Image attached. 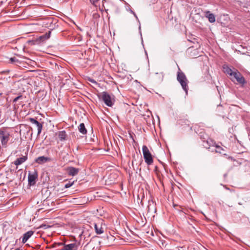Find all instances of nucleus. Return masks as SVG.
Returning a JSON list of instances; mask_svg holds the SVG:
<instances>
[{
	"instance_id": "36",
	"label": "nucleus",
	"mask_w": 250,
	"mask_h": 250,
	"mask_svg": "<svg viewBox=\"0 0 250 250\" xmlns=\"http://www.w3.org/2000/svg\"><path fill=\"white\" fill-rule=\"evenodd\" d=\"M52 21H52V20H51V22H50V24H52Z\"/></svg>"
},
{
	"instance_id": "27",
	"label": "nucleus",
	"mask_w": 250,
	"mask_h": 250,
	"mask_svg": "<svg viewBox=\"0 0 250 250\" xmlns=\"http://www.w3.org/2000/svg\"><path fill=\"white\" fill-rule=\"evenodd\" d=\"M160 242H161L162 245H163V246H164V245H165V247L166 246L167 244H165L166 242L165 241L161 240Z\"/></svg>"
},
{
	"instance_id": "12",
	"label": "nucleus",
	"mask_w": 250,
	"mask_h": 250,
	"mask_svg": "<svg viewBox=\"0 0 250 250\" xmlns=\"http://www.w3.org/2000/svg\"><path fill=\"white\" fill-rule=\"evenodd\" d=\"M223 69L224 72L227 74L233 76L235 73V71H233L229 66L227 65H224L223 66Z\"/></svg>"
},
{
	"instance_id": "26",
	"label": "nucleus",
	"mask_w": 250,
	"mask_h": 250,
	"mask_svg": "<svg viewBox=\"0 0 250 250\" xmlns=\"http://www.w3.org/2000/svg\"><path fill=\"white\" fill-rule=\"evenodd\" d=\"M93 16L94 18H97L100 17L99 14L97 13L93 14Z\"/></svg>"
},
{
	"instance_id": "31",
	"label": "nucleus",
	"mask_w": 250,
	"mask_h": 250,
	"mask_svg": "<svg viewBox=\"0 0 250 250\" xmlns=\"http://www.w3.org/2000/svg\"><path fill=\"white\" fill-rule=\"evenodd\" d=\"M19 172H21V173H22V170H18V173H19Z\"/></svg>"
},
{
	"instance_id": "25",
	"label": "nucleus",
	"mask_w": 250,
	"mask_h": 250,
	"mask_svg": "<svg viewBox=\"0 0 250 250\" xmlns=\"http://www.w3.org/2000/svg\"><path fill=\"white\" fill-rule=\"evenodd\" d=\"M64 243H56V245L57 246V247H59V246H62L63 247L64 246Z\"/></svg>"
},
{
	"instance_id": "14",
	"label": "nucleus",
	"mask_w": 250,
	"mask_h": 250,
	"mask_svg": "<svg viewBox=\"0 0 250 250\" xmlns=\"http://www.w3.org/2000/svg\"><path fill=\"white\" fill-rule=\"evenodd\" d=\"M27 159V155L24 156H22L21 157L17 158L14 162V164L16 166H19L20 165H21L23 162H24Z\"/></svg>"
},
{
	"instance_id": "5",
	"label": "nucleus",
	"mask_w": 250,
	"mask_h": 250,
	"mask_svg": "<svg viewBox=\"0 0 250 250\" xmlns=\"http://www.w3.org/2000/svg\"><path fill=\"white\" fill-rule=\"evenodd\" d=\"M233 69L235 70V73L233 75L234 78L235 79L237 82L240 84H244L246 83V81L240 72H239L237 69L235 68Z\"/></svg>"
},
{
	"instance_id": "21",
	"label": "nucleus",
	"mask_w": 250,
	"mask_h": 250,
	"mask_svg": "<svg viewBox=\"0 0 250 250\" xmlns=\"http://www.w3.org/2000/svg\"><path fill=\"white\" fill-rule=\"evenodd\" d=\"M74 181L72 182H69L64 185V187L66 188L71 187L74 184Z\"/></svg>"
},
{
	"instance_id": "6",
	"label": "nucleus",
	"mask_w": 250,
	"mask_h": 250,
	"mask_svg": "<svg viewBox=\"0 0 250 250\" xmlns=\"http://www.w3.org/2000/svg\"><path fill=\"white\" fill-rule=\"evenodd\" d=\"M37 178L38 174L37 172L35 171L33 173H29L28 175V185H29L30 186L35 185Z\"/></svg>"
},
{
	"instance_id": "16",
	"label": "nucleus",
	"mask_w": 250,
	"mask_h": 250,
	"mask_svg": "<svg viewBox=\"0 0 250 250\" xmlns=\"http://www.w3.org/2000/svg\"><path fill=\"white\" fill-rule=\"evenodd\" d=\"M59 138L61 141L66 140L67 134L65 131H60L58 134Z\"/></svg>"
},
{
	"instance_id": "15",
	"label": "nucleus",
	"mask_w": 250,
	"mask_h": 250,
	"mask_svg": "<svg viewBox=\"0 0 250 250\" xmlns=\"http://www.w3.org/2000/svg\"><path fill=\"white\" fill-rule=\"evenodd\" d=\"M79 131L82 134L85 135L87 133V129L85 128V125L83 123H81L78 126Z\"/></svg>"
},
{
	"instance_id": "3",
	"label": "nucleus",
	"mask_w": 250,
	"mask_h": 250,
	"mask_svg": "<svg viewBox=\"0 0 250 250\" xmlns=\"http://www.w3.org/2000/svg\"><path fill=\"white\" fill-rule=\"evenodd\" d=\"M142 150L145 162L148 165H151L153 162V159L147 147L146 146H143Z\"/></svg>"
},
{
	"instance_id": "29",
	"label": "nucleus",
	"mask_w": 250,
	"mask_h": 250,
	"mask_svg": "<svg viewBox=\"0 0 250 250\" xmlns=\"http://www.w3.org/2000/svg\"><path fill=\"white\" fill-rule=\"evenodd\" d=\"M89 81H90V82H91V83H96V84H97L95 80H94L90 79V80H89Z\"/></svg>"
},
{
	"instance_id": "30",
	"label": "nucleus",
	"mask_w": 250,
	"mask_h": 250,
	"mask_svg": "<svg viewBox=\"0 0 250 250\" xmlns=\"http://www.w3.org/2000/svg\"><path fill=\"white\" fill-rule=\"evenodd\" d=\"M52 248H57V246L56 245V243H54L52 246Z\"/></svg>"
},
{
	"instance_id": "1",
	"label": "nucleus",
	"mask_w": 250,
	"mask_h": 250,
	"mask_svg": "<svg viewBox=\"0 0 250 250\" xmlns=\"http://www.w3.org/2000/svg\"><path fill=\"white\" fill-rule=\"evenodd\" d=\"M177 80L178 82L180 83L183 89L185 91L186 95H188V81L187 78L185 73L181 71L179 68V71L177 72Z\"/></svg>"
},
{
	"instance_id": "4",
	"label": "nucleus",
	"mask_w": 250,
	"mask_h": 250,
	"mask_svg": "<svg viewBox=\"0 0 250 250\" xmlns=\"http://www.w3.org/2000/svg\"><path fill=\"white\" fill-rule=\"evenodd\" d=\"M98 97L102 100L108 106H112L113 103L111 100V96L106 92H103L98 95Z\"/></svg>"
},
{
	"instance_id": "20",
	"label": "nucleus",
	"mask_w": 250,
	"mask_h": 250,
	"mask_svg": "<svg viewBox=\"0 0 250 250\" xmlns=\"http://www.w3.org/2000/svg\"><path fill=\"white\" fill-rule=\"evenodd\" d=\"M156 75L159 78L158 81L159 82H162L163 81L164 78V75L163 73H156Z\"/></svg>"
},
{
	"instance_id": "33",
	"label": "nucleus",
	"mask_w": 250,
	"mask_h": 250,
	"mask_svg": "<svg viewBox=\"0 0 250 250\" xmlns=\"http://www.w3.org/2000/svg\"><path fill=\"white\" fill-rule=\"evenodd\" d=\"M37 247H38V248H39L40 247V245H38Z\"/></svg>"
},
{
	"instance_id": "32",
	"label": "nucleus",
	"mask_w": 250,
	"mask_h": 250,
	"mask_svg": "<svg viewBox=\"0 0 250 250\" xmlns=\"http://www.w3.org/2000/svg\"><path fill=\"white\" fill-rule=\"evenodd\" d=\"M15 250H22L20 249V248H17V249H16Z\"/></svg>"
},
{
	"instance_id": "23",
	"label": "nucleus",
	"mask_w": 250,
	"mask_h": 250,
	"mask_svg": "<svg viewBox=\"0 0 250 250\" xmlns=\"http://www.w3.org/2000/svg\"><path fill=\"white\" fill-rule=\"evenodd\" d=\"M216 147L218 149V150H216V152H219L220 153H221V150H224V149L220 146H216Z\"/></svg>"
},
{
	"instance_id": "19",
	"label": "nucleus",
	"mask_w": 250,
	"mask_h": 250,
	"mask_svg": "<svg viewBox=\"0 0 250 250\" xmlns=\"http://www.w3.org/2000/svg\"><path fill=\"white\" fill-rule=\"evenodd\" d=\"M203 146L204 147L208 149L209 148V146H210V144L208 140H207L206 141H203Z\"/></svg>"
},
{
	"instance_id": "8",
	"label": "nucleus",
	"mask_w": 250,
	"mask_h": 250,
	"mask_svg": "<svg viewBox=\"0 0 250 250\" xmlns=\"http://www.w3.org/2000/svg\"><path fill=\"white\" fill-rule=\"evenodd\" d=\"M51 161V159L50 158L44 156H40L35 159V162L39 164H42Z\"/></svg>"
},
{
	"instance_id": "2",
	"label": "nucleus",
	"mask_w": 250,
	"mask_h": 250,
	"mask_svg": "<svg viewBox=\"0 0 250 250\" xmlns=\"http://www.w3.org/2000/svg\"><path fill=\"white\" fill-rule=\"evenodd\" d=\"M10 139V132L6 127L0 128V141L3 146H6Z\"/></svg>"
},
{
	"instance_id": "10",
	"label": "nucleus",
	"mask_w": 250,
	"mask_h": 250,
	"mask_svg": "<svg viewBox=\"0 0 250 250\" xmlns=\"http://www.w3.org/2000/svg\"><path fill=\"white\" fill-rule=\"evenodd\" d=\"M205 16L206 18H208V21L210 23H213L215 21V15L211 13L210 11H207L205 12Z\"/></svg>"
},
{
	"instance_id": "28",
	"label": "nucleus",
	"mask_w": 250,
	"mask_h": 250,
	"mask_svg": "<svg viewBox=\"0 0 250 250\" xmlns=\"http://www.w3.org/2000/svg\"><path fill=\"white\" fill-rule=\"evenodd\" d=\"M99 0H90V2L92 3V4H95V3H96Z\"/></svg>"
},
{
	"instance_id": "11",
	"label": "nucleus",
	"mask_w": 250,
	"mask_h": 250,
	"mask_svg": "<svg viewBox=\"0 0 250 250\" xmlns=\"http://www.w3.org/2000/svg\"><path fill=\"white\" fill-rule=\"evenodd\" d=\"M79 169L74 167H69L67 168V173L69 175L75 176L78 174Z\"/></svg>"
},
{
	"instance_id": "24",
	"label": "nucleus",
	"mask_w": 250,
	"mask_h": 250,
	"mask_svg": "<svg viewBox=\"0 0 250 250\" xmlns=\"http://www.w3.org/2000/svg\"><path fill=\"white\" fill-rule=\"evenodd\" d=\"M130 13L133 14V15L134 16V17H135V18L136 19V20L137 21H139L138 18L137 16L136 15V14H135V13L133 11H132V10H130Z\"/></svg>"
},
{
	"instance_id": "13",
	"label": "nucleus",
	"mask_w": 250,
	"mask_h": 250,
	"mask_svg": "<svg viewBox=\"0 0 250 250\" xmlns=\"http://www.w3.org/2000/svg\"><path fill=\"white\" fill-rule=\"evenodd\" d=\"M94 229L97 234H101L104 232V228L102 227L100 224L94 223Z\"/></svg>"
},
{
	"instance_id": "7",
	"label": "nucleus",
	"mask_w": 250,
	"mask_h": 250,
	"mask_svg": "<svg viewBox=\"0 0 250 250\" xmlns=\"http://www.w3.org/2000/svg\"><path fill=\"white\" fill-rule=\"evenodd\" d=\"M29 120L32 124L36 125L38 129V135H40L42 128V124L32 118H30Z\"/></svg>"
},
{
	"instance_id": "17",
	"label": "nucleus",
	"mask_w": 250,
	"mask_h": 250,
	"mask_svg": "<svg viewBox=\"0 0 250 250\" xmlns=\"http://www.w3.org/2000/svg\"><path fill=\"white\" fill-rule=\"evenodd\" d=\"M51 30H50L48 32H47L45 34H44L43 35L41 36L40 37V40L43 41V39H44V40L48 39L50 38V36L51 35Z\"/></svg>"
},
{
	"instance_id": "35",
	"label": "nucleus",
	"mask_w": 250,
	"mask_h": 250,
	"mask_svg": "<svg viewBox=\"0 0 250 250\" xmlns=\"http://www.w3.org/2000/svg\"><path fill=\"white\" fill-rule=\"evenodd\" d=\"M130 10H131L130 8H129L128 11L130 12Z\"/></svg>"
},
{
	"instance_id": "9",
	"label": "nucleus",
	"mask_w": 250,
	"mask_h": 250,
	"mask_svg": "<svg viewBox=\"0 0 250 250\" xmlns=\"http://www.w3.org/2000/svg\"><path fill=\"white\" fill-rule=\"evenodd\" d=\"M34 234V231L32 230L28 231L23 235L22 238V243H25L27 242L31 236Z\"/></svg>"
},
{
	"instance_id": "18",
	"label": "nucleus",
	"mask_w": 250,
	"mask_h": 250,
	"mask_svg": "<svg viewBox=\"0 0 250 250\" xmlns=\"http://www.w3.org/2000/svg\"><path fill=\"white\" fill-rule=\"evenodd\" d=\"M10 62L11 63L15 64L16 65H18V64L21 63L20 61L16 57L11 58L10 59Z\"/></svg>"
},
{
	"instance_id": "37",
	"label": "nucleus",
	"mask_w": 250,
	"mask_h": 250,
	"mask_svg": "<svg viewBox=\"0 0 250 250\" xmlns=\"http://www.w3.org/2000/svg\"><path fill=\"white\" fill-rule=\"evenodd\" d=\"M1 94H2V93H0V95H1Z\"/></svg>"
},
{
	"instance_id": "22",
	"label": "nucleus",
	"mask_w": 250,
	"mask_h": 250,
	"mask_svg": "<svg viewBox=\"0 0 250 250\" xmlns=\"http://www.w3.org/2000/svg\"><path fill=\"white\" fill-rule=\"evenodd\" d=\"M22 97V95H20L17 97H16V98H15L14 99H13V103H15L16 102H17L19 99H21Z\"/></svg>"
},
{
	"instance_id": "34",
	"label": "nucleus",
	"mask_w": 250,
	"mask_h": 250,
	"mask_svg": "<svg viewBox=\"0 0 250 250\" xmlns=\"http://www.w3.org/2000/svg\"><path fill=\"white\" fill-rule=\"evenodd\" d=\"M132 166L133 167V161H132Z\"/></svg>"
}]
</instances>
